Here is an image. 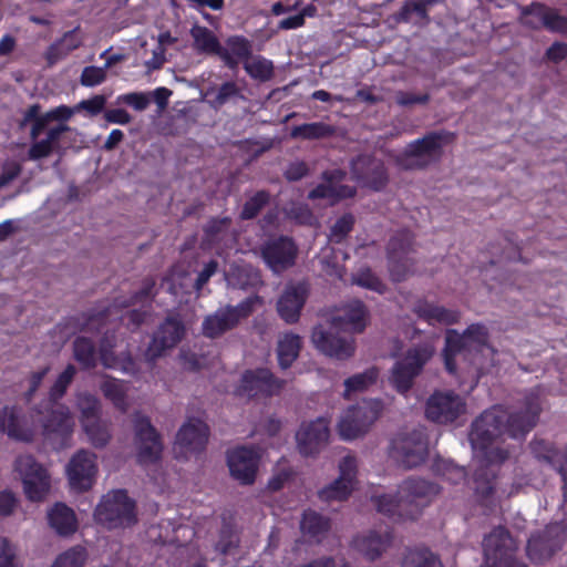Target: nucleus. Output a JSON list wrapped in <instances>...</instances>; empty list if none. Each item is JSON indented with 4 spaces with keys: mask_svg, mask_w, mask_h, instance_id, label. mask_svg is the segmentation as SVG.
Masks as SVG:
<instances>
[{
    "mask_svg": "<svg viewBox=\"0 0 567 567\" xmlns=\"http://www.w3.org/2000/svg\"><path fill=\"white\" fill-rule=\"evenodd\" d=\"M540 412V395L536 389L525 395L520 411L508 413L502 405L485 410L471 425L468 439L473 450L482 453L488 463H503L509 456L508 451L493 444L504 436L524 439L537 424Z\"/></svg>",
    "mask_w": 567,
    "mask_h": 567,
    "instance_id": "obj_1",
    "label": "nucleus"
},
{
    "mask_svg": "<svg viewBox=\"0 0 567 567\" xmlns=\"http://www.w3.org/2000/svg\"><path fill=\"white\" fill-rule=\"evenodd\" d=\"M368 309L361 300H353L343 308V315L332 318L329 327L319 324L313 328L311 339L316 348L338 360L353 355V333L362 332L367 327Z\"/></svg>",
    "mask_w": 567,
    "mask_h": 567,
    "instance_id": "obj_2",
    "label": "nucleus"
},
{
    "mask_svg": "<svg viewBox=\"0 0 567 567\" xmlns=\"http://www.w3.org/2000/svg\"><path fill=\"white\" fill-rule=\"evenodd\" d=\"M94 519L110 530L131 527L137 523L136 503L126 489H113L102 496Z\"/></svg>",
    "mask_w": 567,
    "mask_h": 567,
    "instance_id": "obj_3",
    "label": "nucleus"
},
{
    "mask_svg": "<svg viewBox=\"0 0 567 567\" xmlns=\"http://www.w3.org/2000/svg\"><path fill=\"white\" fill-rule=\"evenodd\" d=\"M415 236L410 229H400L389 239L385 254L388 270L393 282H402L414 274Z\"/></svg>",
    "mask_w": 567,
    "mask_h": 567,
    "instance_id": "obj_4",
    "label": "nucleus"
},
{
    "mask_svg": "<svg viewBox=\"0 0 567 567\" xmlns=\"http://www.w3.org/2000/svg\"><path fill=\"white\" fill-rule=\"evenodd\" d=\"M33 413L40 416L42 435L56 451L70 445L74 421L68 408L45 405V402L33 408Z\"/></svg>",
    "mask_w": 567,
    "mask_h": 567,
    "instance_id": "obj_5",
    "label": "nucleus"
},
{
    "mask_svg": "<svg viewBox=\"0 0 567 567\" xmlns=\"http://www.w3.org/2000/svg\"><path fill=\"white\" fill-rule=\"evenodd\" d=\"M564 518L546 525L543 530L530 535L526 546L528 558L536 564H542L559 551L567 536V502L563 503Z\"/></svg>",
    "mask_w": 567,
    "mask_h": 567,
    "instance_id": "obj_6",
    "label": "nucleus"
},
{
    "mask_svg": "<svg viewBox=\"0 0 567 567\" xmlns=\"http://www.w3.org/2000/svg\"><path fill=\"white\" fill-rule=\"evenodd\" d=\"M259 300L258 296L248 297L237 306L227 305L206 316L202 323L203 334L216 339L235 329L243 319L248 318L254 312L255 305Z\"/></svg>",
    "mask_w": 567,
    "mask_h": 567,
    "instance_id": "obj_7",
    "label": "nucleus"
},
{
    "mask_svg": "<svg viewBox=\"0 0 567 567\" xmlns=\"http://www.w3.org/2000/svg\"><path fill=\"white\" fill-rule=\"evenodd\" d=\"M155 280L151 277H147L143 280L142 288L135 291L130 298L115 299L112 305H109L99 311L82 313L80 330L83 332H100L102 327L109 320L110 316L113 313H118V309H126L137 303L143 305L151 301V299L155 296Z\"/></svg>",
    "mask_w": 567,
    "mask_h": 567,
    "instance_id": "obj_8",
    "label": "nucleus"
},
{
    "mask_svg": "<svg viewBox=\"0 0 567 567\" xmlns=\"http://www.w3.org/2000/svg\"><path fill=\"white\" fill-rule=\"evenodd\" d=\"M488 342V330L482 323L470 324L460 334L455 330H447L443 350L444 365L449 373H456L455 358L457 354L472 349L480 350Z\"/></svg>",
    "mask_w": 567,
    "mask_h": 567,
    "instance_id": "obj_9",
    "label": "nucleus"
},
{
    "mask_svg": "<svg viewBox=\"0 0 567 567\" xmlns=\"http://www.w3.org/2000/svg\"><path fill=\"white\" fill-rule=\"evenodd\" d=\"M515 542L509 532L498 526L483 540L485 564L488 567H528L515 559Z\"/></svg>",
    "mask_w": 567,
    "mask_h": 567,
    "instance_id": "obj_10",
    "label": "nucleus"
},
{
    "mask_svg": "<svg viewBox=\"0 0 567 567\" xmlns=\"http://www.w3.org/2000/svg\"><path fill=\"white\" fill-rule=\"evenodd\" d=\"M382 409L381 401L370 400L350 406L342 415L338 431L343 440H354L363 435L379 417Z\"/></svg>",
    "mask_w": 567,
    "mask_h": 567,
    "instance_id": "obj_11",
    "label": "nucleus"
},
{
    "mask_svg": "<svg viewBox=\"0 0 567 567\" xmlns=\"http://www.w3.org/2000/svg\"><path fill=\"white\" fill-rule=\"evenodd\" d=\"M14 470L21 476L23 491L31 502H41L50 491V475L32 455L16 458Z\"/></svg>",
    "mask_w": 567,
    "mask_h": 567,
    "instance_id": "obj_12",
    "label": "nucleus"
},
{
    "mask_svg": "<svg viewBox=\"0 0 567 567\" xmlns=\"http://www.w3.org/2000/svg\"><path fill=\"white\" fill-rule=\"evenodd\" d=\"M351 179L361 187L374 192L383 190L389 184V173L382 159L370 154H359L350 162Z\"/></svg>",
    "mask_w": 567,
    "mask_h": 567,
    "instance_id": "obj_13",
    "label": "nucleus"
},
{
    "mask_svg": "<svg viewBox=\"0 0 567 567\" xmlns=\"http://www.w3.org/2000/svg\"><path fill=\"white\" fill-rule=\"evenodd\" d=\"M427 454V435L422 430L399 435L391 443V455L408 470L421 465Z\"/></svg>",
    "mask_w": 567,
    "mask_h": 567,
    "instance_id": "obj_14",
    "label": "nucleus"
},
{
    "mask_svg": "<svg viewBox=\"0 0 567 567\" xmlns=\"http://www.w3.org/2000/svg\"><path fill=\"white\" fill-rule=\"evenodd\" d=\"M135 444L137 462L142 465L155 464L162 457L163 443L161 434L153 426L151 419L136 413L134 416Z\"/></svg>",
    "mask_w": 567,
    "mask_h": 567,
    "instance_id": "obj_15",
    "label": "nucleus"
},
{
    "mask_svg": "<svg viewBox=\"0 0 567 567\" xmlns=\"http://www.w3.org/2000/svg\"><path fill=\"white\" fill-rule=\"evenodd\" d=\"M297 256L298 246L288 236L269 238L260 246V257L274 274H281L295 266Z\"/></svg>",
    "mask_w": 567,
    "mask_h": 567,
    "instance_id": "obj_16",
    "label": "nucleus"
},
{
    "mask_svg": "<svg viewBox=\"0 0 567 567\" xmlns=\"http://www.w3.org/2000/svg\"><path fill=\"white\" fill-rule=\"evenodd\" d=\"M466 410V403L454 391H434L425 404V416L437 424L456 421Z\"/></svg>",
    "mask_w": 567,
    "mask_h": 567,
    "instance_id": "obj_17",
    "label": "nucleus"
},
{
    "mask_svg": "<svg viewBox=\"0 0 567 567\" xmlns=\"http://www.w3.org/2000/svg\"><path fill=\"white\" fill-rule=\"evenodd\" d=\"M430 357V351L424 347L409 349L405 355L396 361L392 368L391 382L394 389L400 393H406Z\"/></svg>",
    "mask_w": 567,
    "mask_h": 567,
    "instance_id": "obj_18",
    "label": "nucleus"
},
{
    "mask_svg": "<svg viewBox=\"0 0 567 567\" xmlns=\"http://www.w3.org/2000/svg\"><path fill=\"white\" fill-rule=\"evenodd\" d=\"M519 11L520 23L530 30H539L544 27L549 32L567 34V17L543 2L533 1L528 6H522Z\"/></svg>",
    "mask_w": 567,
    "mask_h": 567,
    "instance_id": "obj_19",
    "label": "nucleus"
},
{
    "mask_svg": "<svg viewBox=\"0 0 567 567\" xmlns=\"http://www.w3.org/2000/svg\"><path fill=\"white\" fill-rule=\"evenodd\" d=\"M286 381L267 368L246 370L241 375L239 392L254 399H268L280 394Z\"/></svg>",
    "mask_w": 567,
    "mask_h": 567,
    "instance_id": "obj_20",
    "label": "nucleus"
},
{
    "mask_svg": "<svg viewBox=\"0 0 567 567\" xmlns=\"http://www.w3.org/2000/svg\"><path fill=\"white\" fill-rule=\"evenodd\" d=\"M440 492L439 486L417 477H409L400 485L399 494L404 502L409 519H416L423 507Z\"/></svg>",
    "mask_w": 567,
    "mask_h": 567,
    "instance_id": "obj_21",
    "label": "nucleus"
},
{
    "mask_svg": "<svg viewBox=\"0 0 567 567\" xmlns=\"http://www.w3.org/2000/svg\"><path fill=\"white\" fill-rule=\"evenodd\" d=\"M0 433L10 439L30 443L37 434V425L33 416H28L18 405H6L0 409Z\"/></svg>",
    "mask_w": 567,
    "mask_h": 567,
    "instance_id": "obj_22",
    "label": "nucleus"
},
{
    "mask_svg": "<svg viewBox=\"0 0 567 567\" xmlns=\"http://www.w3.org/2000/svg\"><path fill=\"white\" fill-rule=\"evenodd\" d=\"M260 454L255 446H237L227 452L230 475L241 485H252L256 481Z\"/></svg>",
    "mask_w": 567,
    "mask_h": 567,
    "instance_id": "obj_23",
    "label": "nucleus"
},
{
    "mask_svg": "<svg viewBox=\"0 0 567 567\" xmlns=\"http://www.w3.org/2000/svg\"><path fill=\"white\" fill-rule=\"evenodd\" d=\"M185 334L184 323L176 317H167L154 332L145 351L148 361L154 362L168 349L176 347Z\"/></svg>",
    "mask_w": 567,
    "mask_h": 567,
    "instance_id": "obj_24",
    "label": "nucleus"
},
{
    "mask_svg": "<svg viewBox=\"0 0 567 567\" xmlns=\"http://www.w3.org/2000/svg\"><path fill=\"white\" fill-rule=\"evenodd\" d=\"M95 461V454L86 450H80L71 457L66 475L72 489L86 492L93 486L97 473Z\"/></svg>",
    "mask_w": 567,
    "mask_h": 567,
    "instance_id": "obj_25",
    "label": "nucleus"
},
{
    "mask_svg": "<svg viewBox=\"0 0 567 567\" xmlns=\"http://www.w3.org/2000/svg\"><path fill=\"white\" fill-rule=\"evenodd\" d=\"M330 436L329 421L318 417L315 421L303 422L296 433L299 453L303 456L318 454L328 443Z\"/></svg>",
    "mask_w": 567,
    "mask_h": 567,
    "instance_id": "obj_26",
    "label": "nucleus"
},
{
    "mask_svg": "<svg viewBox=\"0 0 567 567\" xmlns=\"http://www.w3.org/2000/svg\"><path fill=\"white\" fill-rule=\"evenodd\" d=\"M209 437L208 425L199 419L190 417L176 434V453L187 457L188 453H202L205 451Z\"/></svg>",
    "mask_w": 567,
    "mask_h": 567,
    "instance_id": "obj_27",
    "label": "nucleus"
},
{
    "mask_svg": "<svg viewBox=\"0 0 567 567\" xmlns=\"http://www.w3.org/2000/svg\"><path fill=\"white\" fill-rule=\"evenodd\" d=\"M309 296V285L306 281L287 285L277 301V311L287 323H296Z\"/></svg>",
    "mask_w": 567,
    "mask_h": 567,
    "instance_id": "obj_28",
    "label": "nucleus"
},
{
    "mask_svg": "<svg viewBox=\"0 0 567 567\" xmlns=\"http://www.w3.org/2000/svg\"><path fill=\"white\" fill-rule=\"evenodd\" d=\"M455 134L447 131H436L425 134L423 137L409 143L404 152L405 159L439 157L444 145L452 143Z\"/></svg>",
    "mask_w": 567,
    "mask_h": 567,
    "instance_id": "obj_29",
    "label": "nucleus"
},
{
    "mask_svg": "<svg viewBox=\"0 0 567 567\" xmlns=\"http://www.w3.org/2000/svg\"><path fill=\"white\" fill-rule=\"evenodd\" d=\"M195 49L200 53L214 54L230 70L238 68V61L224 48L215 33L206 27L195 25L190 30Z\"/></svg>",
    "mask_w": 567,
    "mask_h": 567,
    "instance_id": "obj_30",
    "label": "nucleus"
},
{
    "mask_svg": "<svg viewBox=\"0 0 567 567\" xmlns=\"http://www.w3.org/2000/svg\"><path fill=\"white\" fill-rule=\"evenodd\" d=\"M529 446L536 458L546 462L560 474L564 498L567 503V447L566 451H560L550 442L536 437L530 442Z\"/></svg>",
    "mask_w": 567,
    "mask_h": 567,
    "instance_id": "obj_31",
    "label": "nucleus"
},
{
    "mask_svg": "<svg viewBox=\"0 0 567 567\" xmlns=\"http://www.w3.org/2000/svg\"><path fill=\"white\" fill-rule=\"evenodd\" d=\"M115 347V334L106 330L100 342V359L102 364L109 369H121L124 373L134 375L138 372L137 364L133 357L127 353H122L116 357L113 352Z\"/></svg>",
    "mask_w": 567,
    "mask_h": 567,
    "instance_id": "obj_32",
    "label": "nucleus"
},
{
    "mask_svg": "<svg viewBox=\"0 0 567 567\" xmlns=\"http://www.w3.org/2000/svg\"><path fill=\"white\" fill-rule=\"evenodd\" d=\"M413 312L431 326H434L435 323L452 326L457 323L461 318V312L458 310L447 309L426 300L416 301L413 306Z\"/></svg>",
    "mask_w": 567,
    "mask_h": 567,
    "instance_id": "obj_33",
    "label": "nucleus"
},
{
    "mask_svg": "<svg viewBox=\"0 0 567 567\" xmlns=\"http://www.w3.org/2000/svg\"><path fill=\"white\" fill-rule=\"evenodd\" d=\"M71 127L66 124L60 123L47 131V136L43 140L35 141L28 150V158L38 161L50 156L54 151L60 148V140L62 135L70 132Z\"/></svg>",
    "mask_w": 567,
    "mask_h": 567,
    "instance_id": "obj_34",
    "label": "nucleus"
},
{
    "mask_svg": "<svg viewBox=\"0 0 567 567\" xmlns=\"http://www.w3.org/2000/svg\"><path fill=\"white\" fill-rule=\"evenodd\" d=\"M393 535L390 530L383 534L371 530L367 535L357 536L353 540L355 548L370 560H375L390 546Z\"/></svg>",
    "mask_w": 567,
    "mask_h": 567,
    "instance_id": "obj_35",
    "label": "nucleus"
},
{
    "mask_svg": "<svg viewBox=\"0 0 567 567\" xmlns=\"http://www.w3.org/2000/svg\"><path fill=\"white\" fill-rule=\"evenodd\" d=\"M50 526L60 536H70L76 532L78 519L74 511L64 503H55L48 513Z\"/></svg>",
    "mask_w": 567,
    "mask_h": 567,
    "instance_id": "obj_36",
    "label": "nucleus"
},
{
    "mask_svg": "<svg viewBox=\"0 0 567 567\" xmlns=\"http://www.w3.org/2000/svg\"><path fill=\"white\" fill-rule=\"evenodd\" d=\"M330 519L316 511L306 509L300 520L301 533L320 543L330 530Z\"/></svg>",
    "mask_w": 567,
    "mask_h": 567,
    "instance_id": "obj_37",
    "label": "nucleus"
},
{
    "mask_svg": "<svg viewBox=\"0 0 567 567\" xmlns=\"http://www.w3.org/2000/svg\"><path fill=\"white\" fill-rule=\"evenodd\" d=\"M495 463H488L478 466L473 474L474 493L480 502H485L493 496L495 492L496 473L492 468Z\"/></svg>",
    "mask_w": 567,
    "mask_h": 567,
    "instance_id": "obj_38",
    "label": "nucleus"
},
{
    "mask_svg": "<svg viewBox=\"0 0 567 567\" xmlns=\"http://www.w3.org/2000/svg\"><path fill=\"white\" fill-rule=\"evenodd\" d=\"M371 502L377 511L394 522L409 519L408 512L401 497L391 494L372 495Z\"/></svg>",
    "mask_w": 567,
    "mask_h": 567,
    "instance_id": "obj_39",
    "label": "nucleus"
},
{
    "mask_svg": "<svg viewBox=\"0 0 567 567\" xmlns=\"http://www.w3.org/2000/svg\"><path fill=\"white\" fill-rule=\"evenodd\" d=\"M439 2L440 0H406L394 14V20L399 23H408L411 21L412 13H415L424 24H429L431 21L429 8Z\"/></svg>",
    "mask_w": 567,
    "mask_h": 567,
    "instance_id": "obj_40",
    "label": "nucleus"
},
{
    "mask_svg": "<svg viewBox=\"0 0 567 567\" xmlns=\"http://www.w3.org/2000/svg\"><path fill=\"white\" fill-rule=\"evenodd\" d=\"M48 116L49 112L41 114V105L39 103H34L23 112L22 118L19 122V127L24 128L31 123L30 138L35 142L47 128L48 124L52 121V118Z\"/></svg>",
    "mask_w": 567,
    "mask_h": 567,
    "instance_id": "obj_41",
    "label": "nucleus"
},
{
    "mask_svg": "<svg viewBox=\"0 0 567 567\" xmlns=\"http://www.w3.org/2000/svg\"><path fill=\"white\" fill-rule=\"evenodd\" d=\"M301 349V338L295 333H286L277 347L278 363L282 370L292 365Z\"/></svg>",
    "mask_w": 567,
    "mask_h": 567,
    "instance_id": "obj_42",
    "label": "nucleus"
},
{
    "mask_svg": "<svg viewBox=\"0 0 567 567\" xmlns=\"http://www.w3.org/2000/svg\"><path fill=\"white\" fill-rule=\"evenodd\" d=\"M334 127L330 124L323 122H312L293 126L291 128L290 136L292 138L312 141L330 137L334 134Z\"/></svg>",
    "mask_w": 567,
    "mask_h": 567,
    "instance_id": "obj_43",
    "label": "nucleus"
},
{
    "mask_svg": "<svg viewBox=\"0 0 567 567\" xmlns=\"http://www.w3.org/2000/svg\"><path fill=\"white\" fill-rule=\"evenodd\" d=\"M231 219L229 217H215L207 221L204 226L202 245L207 248H213L219 244L227 235L230 227Z\"/></svg>",
    "mask_w": 567,
    "mask_h": 567,
    "instance_id": "obj_44",
    "label": "nucleus"
},
{
    "mask_svg": "<svg viewBox=\"0 0 567 567\" xmlns=\"http://www.w3.org/2000/svg\"><path fill=\"white\" fill-rule=\"evenodd\" d=\"M402 567H443L439 556L427 548H409L401 563Z\"/></svg>",
    "mask_w": 567,
    "mask_h": 567,
    "instance_id": "obj_45",
    "label": "nucleus"
},
{
    "mask_svg": "<svg viewBox=\"0 0 567 567\" xmlns=\"http://www.w3.org/2000/svg\"><path fill=\"white\" fill-rule=\"evenodd\" d=\"M73 355L83 370L96 367L95 344L90 338L78 337L73 341Z\"/></svg>",
    "mask_w": 567,
    "mask_h": 567,
    "instance_id": "obj_46",
    "label": "nucleus"
},
{
    "mask_svg": "<svg viewBox=\"0 0 567 567\" xmlns=\"http://www.w3.org/2000/svg\"><path fill=\"white\" fill-rule=\"evenodd\" d=\"M379 378V370L375 367L369 368L362 373H357L344 380L346 399H350L352 393L363 392L377 382Z\"/></svg>",
    "mask_w": 567,
    "mask_h": 567,
    "instance_id": "obj_47",
    "label": "nucleus"
},
{
    "mask_svg": "<svg viewBox=\"0 0 567 567\" xmlns=\"http://www.w3.org/2000/svg\"><path fill=\"white\" fill-rule=\"evenodd\" d=\"M100 389L105 399L110 400L115 408L123 411L125 410L127 392L126 382L112 377H106V379L101 383Z\"/></svg>",
    "mask_w": 567,
    "mask_h": 567,
    "instance_id": "obj_48",
    "label": "nucleus"
},
{
    "mask_svg": "<svg viewBox=\"0 0 567 567\" xmlns=\"http://www.w3.org/2000/svg\"><path fill=\"white\" fill-rule=\"evenodd\" d=\"M354 484L355 482L339 476L331 484L319 491V498L324 502L347 501L354 488Z\"/></svg>",
    "mask_w": 567,
    "mask_h": 567,
    "instance_id": "obj_49",
    "label": "nucleus"
},
{
    "mask_svg": "<svg viewBox=\"0 0 567 567\" xmlns=\"http://www.w3.org/2000/svg\"><path fill=\"white\" fill-rule=\"evenodd\" d=\"M75 374H76L75 367L71 363L68 364L65 367V369L58 375L56 380L50 388L49 399H48V401H44L45 405H55L65 395Z\"/></svg>",
    "mask_w": 567,
    "mask_h": 567,
    "instance_id": "obj_50",
    "label": "nucleus"
},
{
    "mask_svg": "<svg viewBox=\"0 0 567 567\" xmlns=\"http://www.w3.org/2000/svg\"><path fill=\"white\" fill-rule=\"evenodd\" d=\"M433 471L451 484H460L466 478V470L456 465L453 461L437 458L433 464Z\"/></svg>",
    "mask_w": 567,
    "mask_h": 567,
    "instance_id": "obj_51",
    "label": "nucleus"
},
{
    "mask_svg": "<svg viewBox=\"0 0 567 567\" xmlns=\"http://www.w3.org/2000/svg\"><path fill=\"white\" fill-rule=\"evenodd\" d=\"M244 69L251 79L260 82H266L274 75L272 62L260 55L248 59L244 63Z\"/></svg>",
    "mask_w": 567,
    "mask_h": 567,
    "instance_id": "obj_52",
    "label": "nucleus"
},
{
    "mask_svg": "<svg viewBox=\"0 0 567 567\" xmlns=\"http://www.w3.org/2000/svg\"><path fill=\"white\" fill-rule=\"evenodd\" d=\"M269 202L270 193L268 190L261 189L256 192L245 202L239 214L240 219L250 220L256 218L259 213L269 204Z\"/></svg>",
    "mask_w": 567,
    "mask_h": 567,
    "instance_id": "obj_53",
    "label": "nucleus"
},
{
    "mask_svg": "<svg viewBox=\"0 0 567 567\" xmlns=\"http://www.w3.org/2000/svg\"><path fill=\"white\" fill-rule=\"evenodd\" d=\"M82 426L93 446L104 447L109 443L111 434L100 419L90 422L83 421Z\"/></svg>",
    "mask_w": 567,
    "mask_h": 567,
    "instance_id": "obj_54",
    "label": "nucleus"
},
{
    "mask_svg": "<svg viewBox=\"0 0 567 567\" xmlns=\"http://www.w3.org/2000/svg\"><path fill=\"white\" fill-rule=\"evenodd\" d=\"M86 558V549L82 546H74L60 554L51 567H83Z\"/></svg>",
    "mask_w": 567,
    "mask_h": 567,
    "instance_id": "obj_55",
    "label": "nucleus"
},
{
    "mask_svg": "<svg viewBox=\"0 0 567 567\" xmlns=\"http://www.w3.org/2000/svg\"><path fill=\"white\" fill-rule=\"evenodd\" d=\"M78 408L81 412V423L100 419L101 403L99 399L90 393H82L78 396Z\"/></svg>",
    "mask_w": 567,
    "mask_h": 567,
    "instance_id": "obj_56",
    "label": "nucleus"
},
{
    "mask_svg": "<svg viewBox=\"0 0 567 567\" xmlns=\"http://www.w3.org/2000/svg\"><path fill=\"white\" fill-rule=\"evenodd\" d=\"M227 50L238 62L244 63L251 58L252 45L251 42L243 35H231L226 40Z\"/></svg>",
    "mask_w": 567,
    "mask_h": 567,
    "instance_id": "obj_57",
    "label": "nucleus"
},
{
    "mask_svg": "<svg viewBox=\"0 0 567 567\" xmlns=\"http://www.w3.org/2000/svg\"><path fill=\"white\" fill-rule=\"evenodd\" d=\"M355 218L351 213L341 215L330 229V240L340 244L353 230Z\"/></svg>",
    "mask_w": 567,
    "mask_h": 567,
    "instance_id": "obj_58",
    "label": "nucleus"
},
{
    "mask_svg": "<svg viewBox=\"0 0 567 567\" xmlns=\"http://www.w3.org/2000/svg\"><path fill=\"white\" fill-rule=\"evenodd\" d=\"M353 282L360 287L379 293H383L385 291V285L383 281L369 267L361 268L353 277Z\"/></svg>",
    "mask_w": 567,
    "mask_h": 567,
    "instance_id": "obj_59",
    "label": "nucleus"
},
{
    "mask_svg": "<svg viewBox=\"0 0 567 567\" xmlns=\"http://www.w3.org/2000/svg\"><path fill=\"white\" fill-rule=\"evenodd\" d=\"M123 309H118V312H121ZM148 312L146 310L142 309H132L123 313L112 315L110 316L109 320L105 322V324L102 327V330L100 332H92L93 334L103 333L110 329L107 328V324L111 322L112 318H120L122 320H127L126 326L127 328L137 329L142 323H144Z\"/></svg>",
    "mask_w": 567,
    "mask_h": 567,
    "instance_id": "obj_60",
    "label": "nucleus"
},
{
    "mask_svg": "<svg viewBox=\"0 0 567 567\" xmlns=\"http://www.w3.org/2000/svg\"><path fill=\"white\" fill-rule=\"evenodd\" d=\"M239 545V539L236 537L234 532L228 527H223L219 534V539L215 545V550L219 554L226 556L230 554V551L237 548Z\"/></svg>",
    "mask_w": 567,
    "mask_h": 567,
    "instance_id": "obj_61",
    "label": "nucleus"
},
{
    "mask_svg": "<svg viewBox=\"0 0 567 567\" xmlns=\"http://www.w3.org/2000/svg\"><path fill=\"white\" fill-rule=\"evenodd\" d=\"M105 79V68L90 65L82 70L80 82L83 86L93 87L103 83Z\"/></svg>",
    "mask_w": 567,
    "mask_h": 567,
    "instance_id": "obj_62",
    "label": "nucleus"
},
{
    "mask_svg": "<svg viewBox=\"0 0 567 567\" xmlns=\"http://www.w3.org/2000/svg\"><path fill=\"white\" fill-rule=\"evenodd\" d=\"M240 96V89L233 81L224 82L216 94L214 103L216 106L225 105L229 100Z\"/></svg>",
    "mask_w": 567,
    "mask_h": 567,
    "instance_id": "obj_63",
    "label": "nucleus"
},
{
    "mask_svg": "<svg viewBox=\"0 0 567 567\" xmlns=\"http://www.w3.org/2000/svg\"><path fill=\"white\" fill-rule=\"evenodd\" d=\"M309 174V167L303 161L291 162L285 173L284 176L289 182H298L302 179L305 176Z\"/></svg>",
    "mask_w": 567,
    "mask_h": 567,
    "instance_id": "obj_64",
    "label": "nucleus"
}]
</instances>
